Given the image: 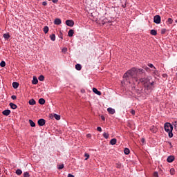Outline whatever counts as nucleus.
Wrapping results in <instances>:
<instances>
[{
  "label": "nucleus",
  "mask_w": 177,
  "mask_h": 177,
  "mask_svg": "<svg viewBox=\"0 0 177 177\" xmlns=\"http://www.w3.org/2000/svg\"><path fill=\"white\" fill-rule=\"evenodd\" d=\"M19 86V84L18 82H13L12 83V87L15 88V89H17Z\"/></svg>",
  "instance_id": "15"
},
{
  "label": "nucleus",
  "mask_w": 177,
  "mask_h": 177,
  "mask_svg": "<svg viewBox=\"0 0 177 177\" xmlns=\"http://www.w3.org/2000/svg\"><path fill=\"white\" fill-rule=\"evenodd\" d=\"M29 124H30V127H36V124L31 119L29 120Z\"/></svg>",
  "instance_id": "18"
},
{
  "label": "nucleus",
  "mask_w": 177,
  "mask_h": 177,
  "mask_svg": "<svg viewBox=\"0 0 177 177\" xmlns=\"http://www.w3.org/2000/svg\"><path fill=\"white\" fill-rule=\"evenodd\" d=\"M11 98H12V100H16L17 96L16 95H12Z\"/></svg>",
  "instance_id": "42"
},
{
  "label": "nucleus",
  "mask_w": 177,
  "mask_h": 177,
  "mask_svg": "<svg viewBox=\"0 0 177 177\" xmlns=\"http://www.w3.org/2000/svg\"><path fill=\"white\" fill-rule=\"evenodd\" d=\"M75 69H77V71H80V70H82V66L80 64H76Z\"/></svg>",
  "instance_id": "23"
},
{
  "label": "nucleus",
  "mask_w": 177,
  "mask_h": 177,
  "mask_svg": "<svg viewBox=\"0 0 177 177\" xmlns=\"http://www.w3.org/2000/svg\"><path fill=\"white\" fill-rule=\"evenodd\" d=\"M116 168L120 169L122 168V164L120 162L116 163Z\"/></svg>",
  "instance_id": "34"
},
{
  "label": "nucleus",
  "mask_w": 177,
  "mask_h": 177,
  "mask_svg": "<svg viewBox=\"0 0 177 177\" xmlns=\"http://www.w3.org/2000/svg\"><path fill=\"white\" fill-rule=\"evenodd\" d=\"M28 103H29V105L34 106V105L36 104L37 102H36L35 100L31 99V100H29Z\"/></svg>",
  "instance_id": "11"
},
{
  "label": "nucleus",
  "mask_w": 177,
  "mask_h": 177,
  "mask_svg": "<svg viewBox=\"0 0 177 177\" xmlns=\"http://www.w3.org/2000/svg\"><path fill=\"white\" fill-rule=\"evenodd\" d=\"M10 106L11 107V109L15 110L16 109H17V105L16 104H14L12 102H10L9 104Z\"/></svg>",
  "instance_id": "14"
},
{
  "label": "nucleus",
  "mask_w": 177,
  "mask_h": 177,
  "mask_svg": "<svg viewBox=\"0 0 177 177\" xmlns=\"http://www.w3.org/2000/svg\"><path fill=\"white\" fill-rule=\"evenodd\" d=\"M53 3H56L58 2V0H52Z\"/></svg>",
  "instance_id": "48"
},
{
  "label": "nucleus",
  "mask_w": 177,
  "mask_h": 177,
  "mask_svg": "<svg viewBox=\"0 0 177 177\" xmlns=\"http://www.w3.org/2000/svg\"><path fill=\"white\" fill-rule=\"evenodd\" d=\"M147 66H148L149 67L153 68V69H152V71H153V72H156V68L152 64H149Z\"/></svg>",
  "instance_id": "19"
},
{
  "label": "nucleus",
  "mask_w": 177,
  "mask_h": 177,
  "mask_svg": "<svg viewBox=\"0 0 177 177\" xmlns=\"http://www.w3.org/2000/svg\"><path fill=\"white\" fill-rule=\"evenodd\" d=\"M164 76L165 77V76H167V75H164Z\"/></svg>",
  "instance_id": "56"
},
{
  "label": "nucleus",
  "mask_w": 177,
  "mask_h": 177,
  "mask_svg": "<svg viewBox=\"0 0 177 177\" xmlns=\"http://www.w3.org/2000/svg\"><path fill=\"white\" fill-rule=\"evenodd\" d=\"M175 169H173V168H171V169H170V175H171V176H174V175H175Z\"/></svg>",
  "instance_id": "31"
},
{
  "label": "nucleus",
  "mask_w": 177,
  "mask_h": 177,
  "mask_svg": "<svg viewBox=\"0 0 177 177\" xmlns=\"http://www.w3.org/2000/svg\"><path fill=\"white\" fill-rule=\"evenodd\" d=\"M3 38L6 39H8L10 36L9 35V34H3Z\"/></svg>",
  "instance_id": "32"
},
{
  "label": "nucleus",
  "mask_w": 177,
  "mask_h": 177,
  "mask_svg": "<svg viewBox=\"0 0 177 177\" xmlns=\"http://www.w3.org/2000/svg\"><path fill=\"white\" fill-rule=\"evenodd\" d=\"M44 79H45V77H44V76L43 75H39V78H38V80H39V81H41V82L44 81Z\"/></svg>",
  "instance_id": "30"
},
{
  "label": "nucleus",
  "mask_w": 177,
  "mask_h": 177,
  "mask_svg": "<svg viewBox=\"0 0 177 177\" xmlns=\"http://www.w3.org/2000/svg\"><path fill=\"white\" fill-rule=\"evenodd\" d=\"M117 143V139L115 138H113L112 139L111 141H110V144L112 145V146H114V145H116Z\"/></svg>",
  "instance_id": "20"
},
{
  "label": "nucleus",
  "mask_w": 177,
  "mask_h": 177,
  "mask_svg": "<svg viewBox=\"0 0 177 177\" xmlns=\"http://www.w3.org/2000/svg\"><path fill=\"white\" fill-rule=\"evenodd\" d=\"M167 22L169 24H171L173 23V19H171V18H169L168 20H167Z\"/></svg>",
  "instance_id": "38"
},
{
  "label": "nucleus",
  "mask_w": 177,
  "mask_h": 177,
  "mask_svg": "<svg viewBox=\"0 0 177 177\" xmlns=\"http://www.w3.org/2000/svg\"><path fill=\"white\" fill-rule=\"evenodd\" d=\"M62 51L63 52V53H66V51H67V48H63L62 50Z\"/></svg>",
  "instance_id": "46"
},
{
  "label": "nucleus",
  "mask_w": 177,
  "mask_h": 177,
  "mask_svg": "<svg viewBox=\"0 0 177 177\" xmlns=\"http://www.w3.org/2000/svg\"><path fill=\"white\" fill-rule=\"evenodd\" d=\"M50 38L52 41H55V35L53 34V35H50Z\"/></svg>",
  "instance_id": "26"
},
{
  "label": "nucleus",
  "mask_w": 177,
  "mask_h": 177,
  "mask_svg": "<svg viewBox=\"0 0 177 177\" xmlns=\"http://www.w3.org/2000/svg\"><path fill=\"white\" fill-rule=\"evenodd\" d=\"M169 145H170L171 147H172V144H171V142H169Z\"/></svg>",
  "instance_id": "52"
},
{
  "label": "nucleus",
  "mask_w": 177,
  "mask_h": 177,
  "mask_svg": "<svg viewBox=\"0 0 177 177\" xmlns=\"http://www.w3.org/2000/svg\"><path fill=\"white\" fill-rule=\"evenodd\" d=\"M145 71L142 68H131L130 70L127 71L123 75V78L126 79L127 81L131 78L133 82L135 84L137 82L139 84L140 82L144 84V93L147 95H149L151 93V91L155 88L154 85L156 84L155 82H150L151 80V76H147V78H140L139 75L144 74Z\"/></svg>",
  "instance_id": "1"
},
{
  "label": "nucleus",
  "mask_w": 177,
  "mask_h": 177,
  "mask_svg": "<svg viewBox=\"0 0 177 177\" xmlns=\"http://www.w3.org/2000/svg\"><path fill=\"white\" fill-rule=\"evenodd\" d=\"M32 85H37L38 84V79H37L36 76L33 77V79L32 80Z\"/></svg>",
  "instance_id": "10"
},
{
  "label": "nucleus",
  "mask_w": 177,
  "mask_h": 177,
  "mask_svg": "<svg viewBox=\"0 0 177 177\" xmlns=\"http://www.w3.org/2000/svg\"><path fill=\"white\" fill-rule=\"evenodd\" d=\"M74 35V30L73 29L69 30L68 35L69 37H73Z\"/></svg>",
  "instance_id": "22"
},
{
  "label": "nucleus",
  "mask_w": 177,
  "mask_h": 177,
  "mask_svg": "<svg viewBox=\"0 0 177 177\" xmlns=\"http://www.w3.org/2000/svg\"><path fill=\"white\" fill-rule=\"evenodd\" d=\"M164 76L165 77V76H167V75H164Z\"/></svg>",
  "instance_id": "55"
},
{
  "label": "nucleus",
  "mask_w": 177,
  "mask_h": 177,
  "mask_svg": "<svg viewBox=\"0 0 177 177\" xmlns=\"http://www.w3.org/2000/svg\"><path fill=\"white\" fill-rule=\"evenodd\" d=\"M150 131L153 133H156L158 131V129L156 127H155L154 126H151L150 127Z\"/></svg>",
  "instance_id": "8"
},
{
  "label": "nucleus",
  "mask_w": 177,
  "mask_h": 177,
  "mask_svg": "<svg viewBox=\"0 0 177 177\" xmlns=\"http://www.w3.org/2000/svg\"><path fill=\"white\" fill-rule=\"evenodd\" d=\"M54 24L56 25V26H59V24H62V20L60 19H56L55 21H54Z\"/></svg>",
  "instance_id": "12"
},
{
  "label": "nucleus",
  "mask_w": 177,
  "mask_h": 177,
  "mask_svg": "<svg viewBox=\"0 0 177 177\" xmlns=\"http://www.w3.org/2000/svg\"><path fill=\"white\" fill-rule=\"evenodd\" d=\"M165 29H162V30H161V33H162V34H165Z\"/></svg>",
  "instance_id": "49"
},
{
  "label": "nucleus",
  "mask_w": 177,
  "mask_h": 177,
  "mask_svg": "<svg viewBox=\"0 0 177 177\" xmlns=\"http://www.w3.org/2000/svg\"><path fill=\"white\" fill-rule=\"evenodd\" d=\"M153 21L154 23L158 24L161 23V17L158 15H156L153 17Z\"/></svg>",
  "instance_id": "3"
},
{
  "label": "nucleus",
  "mask_w": 177,
  "mask_h": 177,
  "mask_svg": "<svg viewBox=\"0 0 177 177\" xmlns=\"http://www.w3.org/2000/svg\"><path fill=\"white\" fill-rule=\"evenodd\" d=\"M176 75H177V73H176Z\"/></svg>",
  "instance_id": "57"
},
{
  "label": "nucleus",
  "mask_w": 177,
  "mask_h": 177,
  "mask_svg": "<svg viewBox=\"0 0 177 177\" xmlns=\"http://www.w3.org/2000/svg\"><path fill=\"white\" fill-rule=\"evenodd\" d=\"M141 142H142V143H145V138H142Z\"/></svg>",
  "instance_id": "51"
},
{
  "label": "nucleus",
  "mask_w": 177,
  "mask_h": 177,
  "mask_svg": "<svg viewBox=\"0 0 177 177\" xmlns=\"http://www.w3.org/2000/svg\"><path fill=\"white\" fill-rule=\"evenodd\" d=\"M66 26H68V27H73L75 23L72 20H66Z\"/></svg>",
  "instance_id": "6"
},
{
  "label": "nucleus",
  "mask_w": 177,
  "mask_h": 177,
  "mask_svg": "<svg viewBox=\"0 0 177 177\" xmlns=\"http://www.w3.org/2000/svg\"><path fill=\"white\" fill-rule=\"evenodd\" d=\"M124 151L126 155H129L130 153V150L129 148H125Z\"/></svg>",
  "instance_id": "29"
},
{
  "label": "nucleus",
  "mask_w": 177,
  "mask_h": 177,
  "mask_svg": "<svg viewBox=\"0 0 177 177\" xmlns=\"http://www.w3.org/2000/svg\"><path fill=\"white\" fill-rule=\"evenodd\" d=\"M43 31L44 32V34H47L49 31V27L48 26H44V29H43Z\"/></svg>",
  "instance_id": "25"
},
{
  "label": "nucleus",
  "mask_w": 177,
  "mask_h": 177,
  "mask_svg": "<svg viewBox=\"0 0 177 177\" xmlns=\"http://www.w3.org/2000/svg\"><path fill=\"white\" fill-rule=\"evenodd\" d=\"M54 118L57 120H59L61 119V116L55 113L54 114Z\"/></svg>",
  "instance_id": "28"
},
{
  "label": "nucleus",
  "mask_w": 177,
  "mask_h": 177,
  "mask_svg": "<svg viewBox=\"0 0 177 177\" xmlns=\"http://www.w3.org/2000/svg\"><path fill=\"white\" fill-rule=\"evenodd\" d=\"M42 5L46 6L48 5L47 1H43Z\"/></svg>",
  "instance_id": "44"
},
{
  "label": "nucleus",
  "mask_w": 177,
  "mask_h": 177,
  "mask_svg": "<svg viewBox=\"0 0 177 177\" xmlns=\"http://www.w3.org/2000/svg\"><path fill=\"white\" fill-rule=\"evenodd\" d=\"M38 124L40 126V127H42L44 125H45L46 124V120L44 119V118H40L38 120V122H37Z\"/></svg>",
  "instance_id": "5"
},
{
  "label": "nucleus",
  "mask_w": 177,
  "mask_h": 177,
  "mask_svg": "<svg viewBox=\"0 0 177 177\" xmlns=\"http://www.w3.org/2000/svg\"><path fill=\"white\" fill-rule=\"evenodd\" d=\"M97 131L98 132H102V129L100 127H98L97 128Z\"/></svg>",
  "instance_id": "40"
},
{
  "label": "nucleus",
  "mask_w": 177,
  "mask_h": 177,
  "mask_svg": "<svg viewBox=\"0 0 177 177\" xmlns=\"http://www.w3.org/2000/svg\"><path fill=\"white\" fill-rule=\"evenodd\" d=\"M64 168V164L59 165L58 169H62Z\"/></svg>",
  "instance_id": "36"
},
{
  "label": "nucleus",
  "mask_w": 177,
  "mask_h": 177,
  "mask_svg": "<svg viewBox=\"0 0 177 177\" xmlns=\"http://www.w3.org/2000/svg\"><path fill=\"white\" fill-rule=\"evenodd\" d=\"M145 70H146L147 72H148V71H149L150 68H148V67H145Z\"/></svg>",
  "instance_id": "50"
},
{
  "label": "nucleus",
  "mask_w": 177,
  "mask_h": 177,
  "mask_svg": "<svg viewBox=\"0 0 177 177\" xmlns=\"http://www.w3.org/2000/svg\"><path fill=\"white\" fill-rule=\"evenodd\" d=\"M68 177H75V176L71 174H68Z\"/></svg>",
  "instance_id": "47"
},
{
  "label": "nucleus",
  "mask_w": 177,
  "mask_h": 177,
  "mask_svg": "<svg viewBox=\"0 0 177 177\" xmlns=\"http://www.w3.org/2000/svg\"><path fill=\"white\" fill-rule=\"evenodd\" d=\"M24 177H30V175L26 171L24 173Z\"/></svg>",
  "instance_id": "35"
},
{
  "label": "nucleus",
  "mask_w": 177,
  "mask_h": 177,
  "mask_svg": "<svg viewBox=\"0 0 177 177\" xmlns=\"http://www.w3.org/2000/svg\"><path fill=\"white\" fill-rule=\"evenodd\" d=\"M93 92L98 95H101L102 93L101 91H98V90L96 88H93Z\"/></svg>",
  "instance_id": "13"
},
{
  "label": "nucleus",
  "mask_w": 177,
  "mask_h": 177,
  "mask_svg": "<svg viewBox=\"0 0 177 177\" xmlns=\"http://www.w3.org/2000/svg\"><path fill=\"white\" fill-rule=\"evenodd\" d=\"M101 119H102V120H103V121H105V120H106V118H105V117H104V115H102V116H101Z\"/></svg>",
  "instance_id": "45"
},
{
  "label": "nucleus",
  "mask_w": 177,
  "mask_h": 177,
  "mask_svg": "<svg viewBox=\"0 0 177 177\" xmlns=\"http://www.w3.org/2000/svg\"><path fill=\"white\" fill-rule=\"evenodd\" d=\"M109 133L104 132L103 133V137L106 139H107L109 138Z\"/></svg>",
  "instance_id": "33"
},
{
  "label": "nucleus",
  "mask_w": 177,
  "mask_h": 177,
  "mask_svg": "<svg viewBox=\"0 0 177 177\" xmlns=\"http://www.w3.org/2000/svg\"><path fill=\"white\" fill-rule=\"evenodd\" d=\"M107 111L111 114H114L115 113V110L112 108H108Z\"/></svg>",
  "instance_id": "16"
},
{
  "label": "nucleus",
  "mask_w": 177,
  "mask_h": 177,
  "mask_svg": "<svg viewBox=\"0 0 177 177\" xmlns=\"http://www.w3.org/2000/svg\"><path fill=\"white\" fill-rule=\"evenodd\" d=\"M16 174L17 176H21L23 173L22 170L21 169H17L16 171H15Z\"/></svg>",
  "instance_id": "24"
},
{
  "label": "nucleus",
  "mask_w": 177,
  "mask_h": 177,
  "mask_svg": "<svg viewBox=\"0 0 177 177\" xmlns=\"http://www.w3.org/2000/svg\"><path fill=\"white\" fill-rule=\"evenodd\" d=\"M150 33L151 35L156 36V35H157V30L155 29H152V30H151Z\"/></svg>",
  "instance_id": "21"
},
{
  "label": "nucleus",
  "mask_w": 177,
  "mask_h": 177,
  "mask_svg": "<svg viewBox=\"0 0 177 177\" xmlns=\"http://www.w3.org/2000/svg\"><path fill=\"white\" fill-rule=\"evenodd\" d=\"M174 160H175V157H174V156H169L167 158V162H169V163H171V162H173L174 161Z\"/></svg>",
  "instance_id": "7"
},
{
  "label": "nucleus",
  "mask_w": 177,
  "mask_h": 177,
  "mask_svg": "<svg viewBox=\"0 0 177 177\" xmlns=\"http://www.w3.org/2000/svg\"><path fill=\"white\" fill-rule=\"evenodd\" d=\"M164 127H165V131L168 133L169 137L170 138H173L174 133L172 131H173L174 127H173L172 124L167 122L165 124Z\"/></svg>",
  "instance_id": "2"
},
{
  "label": "nucleus",
  "mask_w": 177,
  "mask_h": 177,
  "mask_svg": "<svg viewBox=\"0 0 177 177\" xmlns=\"http://www.w3.org/2000/svg\"><path fill=\"white\" fill-rule=\"evenodd\" d=\"M173 125H174V129H176V131H177V122H174L173 123Z\"/></svg>",
  "instance_id": "37"
},
{
  "label": "nucleus",
  "mask_w": 177,
  "mask_h": 177,
  "mask_svg": "<svg viewBox=\"0 0 177 177\" xmlns=\"http://www.w3.org/2000/svg\"><path fill=\"white\" fill-rule=\"evenodd\" d=\"M45 103H46L45 99H44V98H40V99L39 100V104L44 105V104H45Z\"/></svg>",
  "instance_id": "17"
},
{
  "label": "nucleus",
  "mask_w": 177,
  "mask_h": 177,
  "mask_svg": "<svg viewBox=\"0 0 177 177\" xmlns=\"http://www.w3.org/2000/svg\"><path fill=\"white\" fill-rule=\"evenodd\" d=\"M111 22H112L111 18L110 19L105 18L101 21V24H102V26H104L105 24L111 23Z\"/></svg>",
  "instance_id": "4"
},
{
  "label": "nucleus",
  "mask_w": 177,
  "mask_h": 177,
  "mask_svg": "<svg viewBox=\"0 0 177 177\" xmlns=\"http://www.w3.org/2000/svg\"><path fill=\"white\" fill-rule=\"evenodd\" d=\"M175 22L177 24V19L175 21Z\"/></svg>",
  "instance_id": "54"
},
{
  "label": "nucleus",
  "mask_w": 177,
  "mask_h": 177,
  "mask_svg": "<svg viewBox=\"0 0 177 177\" xmlns=\"http://www.w3.org/2000/svg\"><path fill=\"white\" fill-rule=\"evenodd\" d=\"M129 84H131V83H132V82H131V81H129Z\"/></svg>",
  "instance_id": "53"
},
{
  "label": "nucleus",
  "mask_w": 177,
  "mask_h": 177,
  "mask_svg": "<svg viewBox=\"0 0 177 177\" xmlns=\"http://www.w3.org/2000/svg\"><path fill=\"white\" fill-rule=\"evenodd\" d=\"M85 156H86V160H87L90 156L88 153H85Z\"/></svg>",
  "instance_id": "43"
},
{
  "label": "nucleus",
  "mask_w": 177,
  "mask_h": 177,
  "mask_svg": "<svg viewBox=\"0 0 177 177\" xmlns=\"http://www.w3.org/2000/svg\"><path fill=\"white\" fill-rule=\"evenodd\" d=\"M153 176H154V177H158V176H159L158 172L155 171V172L153 173Z\"/></svg>",
  "instance_id": "39"
},
{
  "label": "nucleus",
  "mask_w": 177,
  "mask_h": 177,
  "mask_svg": "<svg viewBox=\"0 0 177 177\" xmlns=\"http://www.w3.org/2000/svg\"><path fill=\"white\" fill-rule=\"evenodd\" d=\"M6 66V63L4 60H2L1 62L0 63V66L1 67H5Z\"/></svg>",
  "instance_id": "27"
},
{
  "label": "nucleus",
  "mask_w": 177,
  "mask_h": 177,
  "mask_svg": "<svg viewBox=\"0 0 177 177\" xmlns=\"http://www.w3.org/2000/svg\"><path fill=\"white\" fill-rule=\"evenodd\" d=\"M10 111L9 109H7V110H5V111H2V114L4 115V116H9L10 115Z\"/></svg>",
  "instance_id": "9"
},
{
  "label": "nucleus",
  "mask_w": 177,
  "mask_h": 177,
  "mask_svg": "<svg viewBox=\"0 0 177 177\" xmlns=\"http://www.w3.org/2000/svg\"><path fill=\"white\" fill-rule=\"evenodd\" d=\"M130 113L132 114V115H135V114H136V111H135V110H131V111H130Z\"/></svg>",
  "instance_id": "41"
}]
</instances>
